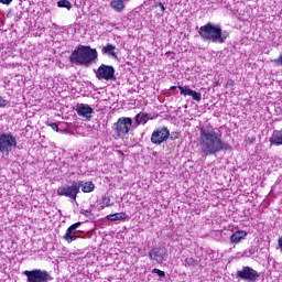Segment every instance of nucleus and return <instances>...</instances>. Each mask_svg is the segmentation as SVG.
Returning a JSON list of instances; mask_svg holds the SVG:
<instances>
[{
  "label": "nucleus",
  "mask_w": 282,
  "mask_h": 282,
  "mask_svg": "<svg viewBox=\"0 0 282 282\" xmlns=\"http://www.w3.org/2000/svg\"><path fill=\"white\" fill-rule=\"evenodd\" d=\"M198 145L204 158L230 149V144L221 138V131L213 126H203L200 128Z\"/></svg>",
  "instance_id": "1"
},
{
  "label": "nucleus",
  "mask_w": 282,
  "mask_h": 282,
  "mask_svg": "<svg viewBox=\"0 0 282 282\" xmlns=\"http://www.w3.org/2000/svg\"><path fill=\"white\" fill-rule=\"evenodd\" d=\"M69 61L74 65L90 67L95 61H98V51L91 46L78 45L70 54Z\"/></svg>",
  "instance_id": "2"
},
{
  "label": "nucleus",
  "mask_w": 282,
  "mask_h": 282,
  "mask_svg": "<svg viewBox=\"0 0 282 282\" xmlns=\"http://www.w3.org/2000/svg\"><path fill=\"white\" fill-rule=\"evenodd\" d=\"M198 34L203 41H212V43H226V39H228V33L221 31L219 24H213L210 22L200 26Z\"/></svg>",
  "instance_id": "3"
},
{
  "label": "nucleus",
  "mask_w": 282,
  "mask_h": 282,
  "mask_svg": "<svg viewBox=\"0 0 282 282\" xmlns=\"http://www.w3.org/2000/svg\"><path fill=\"white\" fill-rule=\"evenodd\" d=\"M17 147V137L12 132H0V153H10Z\"/></svg>",
  "instance_id": "4"
},
{
  "label": "nucleus",
  "mask_w": 282,
  "mask_h": 282,
  "mask_svg": "<svg viewBox=\"0 0 282 282\" xmlns=\"http://www.w3.org/2000/svg\"><path fill=\"white\" fill-rule=\"evenodd\" d=\"M78 193H80V184L77 181H73L72 185H63L57 188V195L59 197H68L73 202H76Z\"/></svg>",
  "instance_id": "5"
},
{
  "label": "nucleus",
  "mask_w": 282,
  "mask_h": 282,
  "mask_svg": "<svg viewBox=\"0 0 282 282\" xmlns=\"http://www.w3.org/2000/svg\"><path fill=\"white\" fill-rule=\"evenodd\" d=\"M26 275V282H50L52 281V275L50 272L41 269H35L32 271H24Z\"/></svg>",
  "instance_id": "6"
},
{
  "label": "nucleus",
  "mask_w": 282,
  "mask_h": 282,
  "mask_svg": "<svg viewBox=\"0 0 282 282\" xmlns=\"http://www.w3.org/2000/svg\"><path fill=\"white\" fill-rule=\"evenodd\" d=\"M95 74L98 80H116V68L113 66L101 64Z\"/></svg>",
  "instance_id": "7"
},
{
  "label": "nucleus",
  "mask_w": 282,
  "mask_h": 282,
  "mask_svg": "<svg viewBox=\"0 0 282 282\" xmlns=\"http://www.w3.org/2000/svg\"><path fill=\"white\" fill-rule=\"evenodd\" d=\"M115 126L118 135H127V133L131 131V127L133 126V119H131L130 117H121L118 119Z\"/></svg>",
  "instance_id": "8"
},
{
  "label": "nucleus",
  "mask_w": 282,
  "mask_h": 282,
  "mask_svg": "<svg viewBox=\"0 0 282 282\" xmlns=\"http://www.w3.org/2000/svg\"><path fill=\"white\" fill-rule=\"evenodd\" d=\"M169 257V252L164 247H156L149 251V258L151 261H155L156 263H164Z\"/></svg>",
  "instance_id": "9"
},
{
  "label": "nucleus",
  "mask_w": 282,
  "mask_h": 282,
  "mask_svg": "<svg viewBox=\"0 0 282 282\" xmlns=\"http://www.w3.org/2000/svg\"><path fill=\"white\" fill-rule=\"evenodd\" d=\"M237 276L242 281L253 282L259 278V272L250 267H242V270L237 272Z\"/></svg>",
  "instance_id": "10"
},
{
  "label": "nucleus",
  "mask_w": 282,
  "mask_h": 282,
  "mask_svg": "<svg viewBox=\"0 0 282 282\" xmlns=\"http://www.w3.org/2000/svg\"><path fill=\"white\" fill-rule=\"evenodd\" d=\"M169 135H171L169 128H159L152 133L151 142L152 144H162L169 140Z\"/></svg>",
  "instance_id": "11"
},
{
  "label": "nucleus",
  "mask_w": 282,
  "mask_h": 282,
  "mask_svg": "<svg viewBox=\"0 0 282 282\" xmlns=\"http://www.w3.org/2000/svg\"><path fill=\"white\" fill-rule=\"evenodd\" d=\"M79 226H83V223H75L67 228L66 234L63 237V239H65L67 243H72V241H76V239H78V236L76 234L78 232Z\"/></svg>",
  "instance_id": "12"
},
{
  "label": "nucleus",
  "mask_w": 282,
  "mask_h": 282,
  "mask_svg": "<svg viewBox=\"0 0 282 282\" xmlns=\"http://www.w3.org/2000/svg\"><path fill=\"white\" fill-rule=\"evenodd\" d=\"M178 88L181 90V96H191L193 100H196V102L202 100V93L189 89L188 86H178Z\"/></svg>",
  "instance_id": "13"
},
{
  "label": "nucleus",
  "mask_w": 282,
  "mask_h": 282,
  "mask_svg": "<svg viewBox=\"0 0 282 282\" xmlns=\"http://www.w3.org/2000/svg\"><path fill=\"white\" fill-rule=\"evenodd\" d=\"M76 112L83 118H91V113H94V108H91L87 104H77Z\"/></svg>",
  "instance_id": "14"
},
{
  "label": "nucleus",
  "mask_w": 282,
  "mask_h": 282,
  "mask_svg": "<svg viewBox=\"0 0 282 282\" xmlns=\"http://www.w3.org/2000/svg\"><path fill=\"white\" fill-rule=\"evenodd\" d=\"M271 145L281 147L282 145V130H274L269 139Z\"/></svg>",
  "instance_id": "15"
},
{
  "label": "nucleus",
  "mask_w": 282,
  "mask_h": 282,
  "mask_svg": "<svg viewBox=\"0 0 282 282\" xmlns=\"http://www.w3.org/2000/svg\"><path fill=\"white\" fill-rule=\"evenodd\" d=\"M77 184H79V189L82 188L83 193H94L96 189V185L91 181H77Z\"/></svg>",
  "instance_id": "16"
},
{
  "label": "nucleus",
  "mask_w": 282,
  "mask_h": 282,
  "mask_svg": "<svg viewBox=\"0 0 282 282\" xmlns=\"http://www.w3.org/2000/svg\"><path fill=\"white\" fill-rule=\"evenodd\" d=\"M246 237H248V232H246V230H238L231 235L230 241L231 243H241Z\"/></svg>",
  "instance_id": "17"
},
{
  "label": "nucleus",
  "mask_w": 282,
  "mask_h": 282,
  "mask_svg": "<svg viewBox=\"0 0 282 282\" xmlns=\"http://www.w3.org/2000/svg\"><path fill=\"white\" fill-rule=\"evenodd\" d=\"M106 219L108 221H124V219H129V215H127V213L124 212H121V213L110 214L106 216Z\"/></svg>",
  "instance_id": "18"
},
{
  "label": "nucleus",
  "mask_w": 282,
  "mask_h": 282,
  "mask_svg": "<svg viewBox=\"0 0 282 282\" xmlns=\"http://www.w3.org/2000/svg\"><path fill=\"white\" fill-rule=\"evenodd\" d=\"M110 8L118 13L124 12V8H127V4H124V1L122 0H112L110 2Z\"/></svg>",
  "instance_id": "19"
},
{
  "label": "nucleus",
  "mask_w": 282,
  "mask_h": 282,
  "mask_svg": "<svg viewBox=\"0 0 282 282\" xmlns=\"http://www.w3.org/2000/svg\"><path fill=\"white\" fill-rule=\"evenodd\" d=\"M102 54H107L112 58H118V53H116V46L113 44H107L101 48Z\"/></svg>",
  "instance_id": "20"
},
{
  "label": "nucleus",
  "mask_w": 282,
  "mask_h": 282,
  "mask_svg": "<svg viewBox=\"0 0 282 282\" xmlns=\"http://www.w3.org/2000/svg\"><path fill=\"white\" fill-rule=\"evenodd\" d=\"M147 122H149V113L139 112L135 116V123H137V126L147 124Z\"/></svg>",
  "instance_id": "21"
},
{
  "label": "nucleus",
  "mask_w": 282,
  "mask_h": 282,
  "mask_svg": "<svg viewBox=\"0 0 282 282\" xmlns=\"http://www.w3.org/2000/svg\"><path fill=\"white\" fill-rule=\"evenodd\" d=\"M109 206H113V204H111V198L109 196H102L100 203L101 209L109 208Z\"/></svg>",
  "instance_id": "22"
},
{
  "label": "nucleus",
  "mask_w": 282,
  "mask_h": 282,
  "mask_svg": "<svg viewBox=\"0 0 282 282\" xmlns=\"http://www.w3.org/2000/svg\"><path fill=\"white\" fill-rule=\"evenodd\" d=\"M57 7L58 8H66V10H72V2H69L68 0H59L57 2Z\"/></svg>",
  "instance_id": "23"
},
{
  "label": "nucleus",
  "mask_w": 282,
  "mask_h": 282,
  "mask_svg": "<svg viewBox=\"0 0 282 282\" xmlns=\"http://www.w3.org/2000/svg\"><path fill=\"white\" fill-rule=\"evenodd\" d=\"M185 263L189 268H197V265H198V262H197V260L195 258H186L185 259Z\"/></svg>",
  "instance_id": "24"
},
{
  "label": "nucleus",
  "mask_w": 282,
  "mask_h": 282,
  "mask_svg": "<svg viewBox=\"0 0 282 282\" xmlns=\"http://www.w3.org/2000/svg\"><path fill=\"white\" fill-rule=\"evenodd\" d=\"M155 8H160L159 17H164V12L166 11V8L162 2H159L155 4Z\"/></svg>",
  "instance_id": "25"
},
{
  "label": "nucleus",
  "mask_w": 282,
  "mask_h": 282,
  "mask_svg": "<svg viewBox=\"0 0 282 282\" xmlns=\"http://www.w3.org/2000/svg\"><path fill=\"white\" fill-rule=\"evenodd\" d=\"M152 272L153 274H158L160 279H164V276H166V273L160 269H153Z\"/></svg>",
  "instance_id": "26"
},
{
  "label": "nucleus",
  "mask_w": 282,
  "mask_h": 282,
  "mask_svg": "<svg viewBox=\"0 0 282 282\" xmlns=\"http://www.w3.org/2000/svg\"><path fill=\"white\" fill-rule=\"evenodd\" d=\"M10 101L8 99H4L2 96H0V108L8 107Z\"/></svg>",
  "instance_id": "27"
},
{
  "label": "nucleus",
  "mask_w": 282,
  "mask_h": 282,
  "mask_svg": "<svg viewBox=\"0 0 282 282\" xmlns=\"http://www.w3.org/2000/svg\"><path fill=\"white\" fill-rule=\"evenodd\" d=\"M82 215H84L85 217H89V215H91V209H82Z\"/></svg>",
  "instance_id": "28"
},
{
  "label": "nucleus",
  "mask_w": 282,
  "mask_h": 282,
  "mask_svg": "<svg viewBox=\"0 0 282 282\" xmlns=\"http://www.w3.org/2000/svg\"><path fill=\"white\" fill-rule=\"evenodd\" d=\"M273 63H276V65L282 66V55H280L279 58L274 59Z\"/></svg>",
  "instance_id": "29"
},
{
  "label": "nucleus",
  "mask_w": 282,
  "mask_h": 282,
  "mask_svg": "<svg viewBox=\"0 0 282 282\" xmlns=\"http://www.w3.org/2000/svg\"><path fill=\"white\" fill-rule=\"evenodd\" d=\"M51 129H53V131H58V124L56 123H50Z\"/></svg>",
  "instance_id": "30"
},
{
  "label": "nucleus",
  "mask_w": 282,
  "mask_h": 282,
  "mask_svg": "<svg viewBox=\"0 0 282 282\" xmlns=\"http://www.w3.org/2000/svg\"><path fill=\"white\" fill-rule=\"evenodd\" d=\"M0 3H3L4 6H10V3H12V0H0Z\"/></svg>",
  "instance_id": "31"
},
{
  "label": "nucleus",
  "mask_w": 282,
  "mask_h": 282,
  "mask_svg": "<svg viewBox=\"0 0 282 282\" xmlns=\"http://www.w3.org/2000/svg\"><path fill=\"white\" fill-rule=\"evenodd\" d=\"M278 246L282 250V236L278 239Z\"/></svg>",
  "instance_id": "32"
},
{
  "label": "nucleus",
  "mask_w": 282,
  "mask_h": 282,
  "mask_svg": "<svg viewBox=\"0 0 282 282\" xmlns=\"http://www.w3.org/2000/svg\"><path fill=\"white\" fill-rule=\"evenodd\" d=\"M175 89H177V86H172V87H171V90H172V91H175Z\"/></svg>",
  "instance_id": "33"
}]
</instances>
